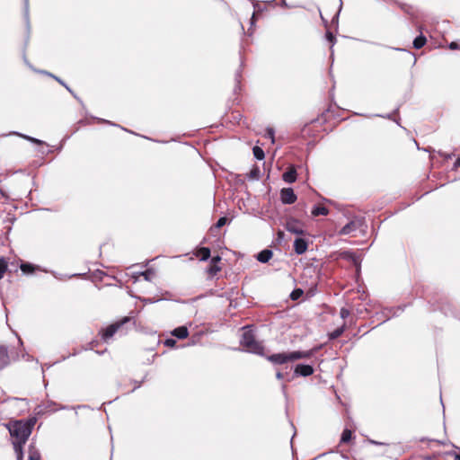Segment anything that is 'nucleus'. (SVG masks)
I'll return each mask as SVG.
<instances>
[{
    "label": "nucleus",
    "instance_id": "obj_1",
    "mask_svg": "<svg viewBox=\"0 0 460 460\" xmlns=\"http://www.w3.org/2000/svg\"><path fill=\"white\" fill-rule=\"evenodd\" d=\"M35 420L22 421L14 420L8 422L5 427L7 428L12 438H14L13 442L26 443L30 435L31 434L32 427Z\"/></svg>",
    "mask_w": 460,
    "mask_h": 460
},
{
    "label": "nucleus",
    "instance_id": "obj_2",
    "mask_svg": "<svg viewBox=\"0 0 460 460\" xmlns=\"http://www.w3.org/2000/svg\"><path fill=\"white\" fill-rule=\"evenodd\" d=\"M317 349L305 351H291L276 353L267 357V359L275 365H283L288 361H295L301 358H309L316 352Z\"/></svg>",
    "mask_w": 460,
    "mask_h": 460
},
{
    "label": "nucleus",
    "instance_id": "obj_3",
    "mask_svg": "<svg viewBox=\"0 0 460 460\" xmlns=\"http://www.w3.org/2000/svg\"><path fill=\"white\" fill-rule=\"evenodd\" d=\"M249 326L243 327V332L240 339V344L244 348L245 351L259 356H264V346L261 342L256 341L252 330L248 329Z\"/></svg>",
    "mask_w": 460,
    "mask_h": 460
},
{
    "label": "nucleus",
    "instance_id": "obj_4",
    "mask_svg": "<svg viewBox=\"0 0 460 460\" xmlns=\"http://www.w3.org/2000/svg\"><path fill=\"white\" fill-rule=\"evenodd\" d=\"M132 321V318L129 316H125L121 320L110 324L104 329H102L100 333L102 336V340L108 343L110 340L114 336L115 333L119 332L120 335H124L126 331L124 330V325Z\"/></svg>",
    "mask_w": 460,
    "mask_h": 460
},
{
    "label": "nucleus",
    "instance_id": "obj_5",
    "mask_svg": "<svg viewBox=\"0 0 460 460\" xmlns=\"http://www.w3.org/2000/svg\"><path fill=\"white\" fill-rule=\"evenodd\" d=\"M364 226H365L364 217H354L351 221H349L348 224H346L339 231V234L340 235H348Z\"/></svg>",
    "mask_w": 460,
    "mask_h": 460
},
{
    "label": "nucleus",
    "instance_id": "obj_6",
    "mask_svg": "<svg viewBox=\"0 0 460 460\" xmlns=\"http://www.w3.org/2000/svg\"><path fill=\"white\" fill-rule=\"evenodd\" d=\"M280 200L283 204L291 205L296 202V195L292 188H284L280 190Z\"/></svg>",
    "mask_w": 460,
    "mask_h": 460
},
{
    "label": "nucleus",
    "instance_id": "obj_7",
    "mask_svg": "<svg viewBox=\"0 0 460 460\" xmlns=\"http://www.w3.org/2000/svg\"><path fill=\"white\" fill-rule=\"evenodd\" d=\"M314 367L311 365L297 364L294 369V376H309L314 374Z\"/></svg>",
    "mask_w": 460,
    "mask_h": 460
},
{
    "label": "nucleus",
    "instance_id": "obj_8",
    "mask_svg": "<svg viewBox=\"0 0 460 460\" xmlns=\"http://www.w3.org/2000/svg\"><path fill=\"white\" fill-rule=\"evenodd\" d=\"M286 230L289 233L303 235L305 234V230L300 226L299 221L296 219H289L286 223Z\"/></svg>",
    "mask_w": 460,
    "mask_h": 460
},
{
    "label": "nucleus",
    "instance_id": "obj_9",
    "mask_svg": "<svg viewBox=\"0 0 460 460\" xmlns=\"http://www.w3.org/2000/svg\"><path fill=\"white\" fill-rule=\"evenodd\" d=\"M308 243L305 239L297 237L294 241V251L297 255L305 253L307 250Z\"/></svg>",
    "mask_w": 460,
    "mask_h": 460
},
{
    "label": "nucleus",
    "instance_id": "obj_10",
    "mask_svg": "<svg viewBox=\"0 0 460 460\" xmlns=\"http://www.w3.org/2000/svg\"><path fill=\"white\" fill-rule=\"evenodd\" d=\"M296 170L294 166H290L283 174L282 179L288 183H293L296 181Z\"/></svg>",
    "mask_w": 460,
    "mask_h": 460
},
{
    "label": "nucleus",
    "instance_id": "obj_11",
    "mask_svg": "<svg viewBox=\"0 0 460 460\" xmlns=\"http://www.w3.org/2000/svg\"><path fill=\"white\" fill-rule=\"evenodd\" d=\"M10 363L8 350L5 346H0V369L4 368Z\"/></svg>",
    "mask_w": 460,
    "mask_h": 460
},
{
    "label": "nucleus",
    "instance_id": "obj_12",
    "mask_svg": "<svg viewBox=\"0 0 460 460\" xmlns=\"http://www.w3.org/2000/svg\"><path fill=\"white\" fill-rule=\"evenodd\" d=\"M272 255L271 250L264 249L257 254L256 258L260 262L266 263L271 259Z\"/></svg>",
    "mask_w": 460,
    "mask_h": 460
},
{
    "label": "nucleus",
    "instance_id": "obj_13",
    "mask_svg": "<svg viewBox=\"0 0 460 460\" xmlns=\"http://www.w3.org/2000/svg\"><path fill=\"white\" fill-rule=\"evenodd\" d=\"M56 405L55 402L49 401L42 405L37 407V413H44L48 411H56L58 409H52V406Z\"/></svg>",
    "mask_w": 460,
    "mask_h": 460
},
{
    "label": "nucleus",
    "instance_id": "obj_14",
    "mask_svg": "<svg viewBox=\"0 0 460 460\" xmlns=\"http://www.w3.org/2000/svg\"><path fill=\"white\" fill-rule=\"evenodd\" d=\"M172 334L173 336L177 337L178 339H184V338H186L188 336L189 332H188L187 327L180 326V327L175 328L172 332Z\"/></svg>",
    "mask_w": 460,
    "mask_h": 460
},
{
    "label": "nucleus",
    "instance_id": "obj_15",
    "mask_svg": "<svg viewBox=\"0 0 460 460\" xmlns=\"http://www.w3.org/2000/svg\"><path fill=\"white\" fill-rule=\"evenodd\" d=\"M312 216H327L329 214V209L323 206H314L311 211Z\"/></svg>",
    "mask_w": 460,
    "mask_h": 460
},
{
    "label": "nucleus",
    "instance_id": "obj_16",
    "mask_svg": "<svg viewBox=\"0 0 460 460\" xmlns=\"http://www.w3.org/2000/svg\"><path fill=\"white\" fill-rule=\"evenodd\" d=\"M399 109H400V107L398 106L391 113H387V114H384V115L383 114H376V116L381 117V118H384V119H392V120L395 121L397 125L400 126L399 120L394 118V115L398 114Z\"/></svg>",
    "mask_w": 460,
    "mask_h": 460
},
{
    "label": "nucleus",
    "instance_id": "obj_17",
    "mask_svg": "<svg viewBox=\"0 0 460 460\" xmlns=\"http://www.w3.org/2000/svg\"><path fill=\"white\" fill-rule=\"evenodd\" d=\"M25 443L13 442V449L17 456V460H22L23 458L22 446Z\"/></svg>",
    "mask_w": 460,
    "mask_h": 460
},
{
    "label": "nucleus",
    "instance_id": "obj_18",
    "mask_svg": "<svg viewBox=\"0 0 460 460\" xmlns=\"http://www.w3.org/2000/svg\"><path fill=\"white\" fill-rule=\"evenodd\" d=\"M210 249L208 247H201L198 252V256L200 257V261H208L210 258Z\"/></svg>",
    "mask_w": 460,
    "mask_h": 460
},
{
    "label": "nucleus",
    "instance_id": "obj_19",
    "mask_svg": "<svg viewBox=\"0 0 460 460\" xmlns=\"http://www.w3.org/2000/svg\"><path fill=\"white\" fill-rule=\"evenodd\" d=\"M426 41H427L426 37L423 35H420L414 39L413 47L416 49H420L426 44Z\"/></svg>",
    "mask_w": 460,
    "mask_h": 460
},
{
    "label": "nucleus",
    "instance_id": "obj_20",
    "mask_svg": "<svg viewBox=\"0 0 460 460\" xmlns=\"http://www.w3.org/2000/svg\"><path fill=\"white\" fill-rule=\"evenodd\" d=\"M29 460H40V453L31 445L29 447Z\"/></svg>",
    "mask_w": 460,
    "mask_h": 460
},
{
    "label": "nucleus",
    "instance_id": "obj_21",
    "mask_svg": "<svg viewBox=\"0 0 460 460\" xmlns=\"http://www.w3.org/2000/svg\"><path fill=\"white\" fill-rule=\"evenodd\" d=\"M345 331V325H342L337 329H335L333 332H332L330 334H329V338L330 340H335L337 338H339Z\"/></svg>",
    "mask_w": 460,
    "mask_h": 460
},
{
    "label": "nucleus",
    "instance_id": "obj_22",
    "mask_svg": "<svg viewBox=\"0 0 460 460\" xmlns=\"http://www.w3.org/2000/svg\"><path fill=\"white\" fill-rule=\"evenodd\" d=\"M352 438V432L349 429H345L341 433V443H348Z\"/></svg>",
    "mask_w": 460,
    "mask_h": 460
},
{
    "label": "nucleus",
    "instance_id": "obj_23",
    "mask_svg": "<svg viewBox=\"0 0 460 460\" xmlns=\"http://www.w3.org/2000/svg\"><path fill=\"white\" fill-rule=\"evenodd\" d=\"M341 256L343 259L351 261L355 264L358 263V258L353 252H349V251L344 252H342Z\"/></svg>",
    "mask_w": 460,
    "mask_h": 460
},
{
    "label": "nucleus",
    "instance_id": "obj_24",
    "mask_svg": "<svg viewBox=\"0 0 460 460\" xmlns=\"http://www.w3.org/2000/svg\"><path fill=\"white\" fill-rule=\"evenodd\" d=\"M252 153H253V155L254 157L257 159V160H263L264 157H265V154H264V151L262 150V148H261L260 146H254L252 148Z\"/></svg>",
    "mask_w": 460,
    "mask_h": 460
},
{
    "label": "nucleus",
    "instance_id": "obj_25",
    "mask_svg": "<svg viewBox=\"0 0 460 460\" xmlns=\"http://www.w3.org/2000/svg\"><path fill=\"white\" fill-rule=\"evenodd\" d=\"M304 295V291L303 289L301 288H295L291 293H290V298L291 300L293 301H296L298 300L302 296Z\"/></svg>",
    "mask_w": 460,
    "mask_h": 460
},
{
    "label": "nucleus",
    "instance_id": "obj_26",
    "mask_svg": "<svg viewBox=\"0 0 460 460\" xmlns=\"http://www.w3.org/2000/svg\"><path fill=\"white\" fill-rule=\"evenodd\" d=\"M21 270L23 273H27V274L32 273L34 271V265H32L31 263H28V262L22 263Z\"/></svg>",
    "mask_w": 460,
    "mask_h": 460
},
{
    "label": "nucleus",
    "instance_id": "obj_27",
    "mask_svg": "<svg viewBox=\"0 0 460 460\" xmlns=\"http://www.w3.org/2000/svg\"><path fill=\"white\" fill-rule=\"evenodd\" d=\"M221 270V268L217 265H210L208 270H207V272L208 274L210 276V277H214L217 274V272H219Z\"/></svg>",
    "mask_w": 460,
    "mask_h": 460
},
{
    "label": "nucleus",
    "instance_id": "obj_28",
    "mask_svg": "<svg viewBox=\"0 0 460 460\" xmlns=\"http://www.w3.org/2000/svg\"><path fill=\"white\" fill-rule=\"evenodd\" d=\"M265 137L270 138L271 143H275V131L273 128L268 127L266 128Z\"/></svg>",
    "mask_w": 460,
    "mask_h": 460
},
{
    "label": "nucleus",
    "instance_id": "obj_29",
    "mask_svg": "<svg viewBox=\"0 0 460 460\" xmlns=\"http://www.w3.org/2000/svg\"><path fill=\"white\" fill-rule=\"evenodd\" d=\"M141 276L145 279L146 281H151L153 276L155 275V271L151 269H148L143 272L140 273Z\"/></svg>",
    "mask_w": 460,
    "mask_h": 460
},
{
    "label": "nucleus",
    "instance_id": "obj_30",
    "mask_svg": "<svg viewBox=\"0 0 460 460\" xmlns=\"http://www.w3.org/2000/svg\"><path fill=\"white\" fill-rule=\"evenodd\" d=\"M13 134H16V135H19L20 137L32 142V143H35V144H39V145H42L44 142L38 139V138H35V137H30V136H26V135H22V134H19V133H16L14 132Z\"/></svg>",
    "mask_w": 460,
    "mask_h": 460
},
{
    "label": "nucleus",
    "instance_id": "obj_31",
    "mask_svg": "<svg viewBox=\"0 0 460 460\" xmlns=\"http://www.w3.org/2000/svg\"><path fill=\"white\" fill-rule=\"evenodd\" d=\"M7 270V262L4 258L0 259V279L4 277Z\"/></svg>",
    "mask_w": 460,
    "mask_h": 460
},
{
    "label": "nucleus",
    "instance_id": "obj_32",
    "mask_svg": "<svg viewBox=\"0 0 460 460\" xmlns=\"http://www.w3.org/2000/svg\"><path fill=\"white\" fill-rule=\"evenodd\" d=\"M249 177L254 180L260 179V169L258 166H255L251 170Z\"/></svg>",
    "mask_w": 460,
    "mask_h": 460
},
{
    "label": "nucleus",
    "instance_id": "obj_33",
    "mask_svg": "<svg viewBox=\"0 0 460 460\" xmlns=\"http://www.w3.org/2000/svg\"><path fill=\"white\" fill-rule=\"evenodd\" d=\"M227 222H228V218L227 217H221L218 218V220L216 223L215 226L217 228H220V227L224 226L225 225H226Z\"/></svg>",
    "mask_w": 460,
    "mask_h": 460
},
{
    "label": "nucleus",
    "instance_id": "obj_34",
    "mask_svg": "<svg viewBox=\"0 0 460 460\" xmlns=\"http://www.w3.org/2000/svg\"><path fill=\"white\" fill-rule=\"evenodd\" d=\"M24 17L29 25V0H24Z\"/></svg>",
    "mask_w": 460,
    "mask_h": 460
},
{
    "label": "nucleus",
    "instance_id": "obj_35",
    "mask_svg": "<svg viewBox=\"0 0 460 460\" xmlns=\"http://www.w3.org/2000/svg\"><path fill=\"white\" fill-rule=\"evenodd\" d=\"M93 119H95L96 121H98L99 123H105V124H108V125H111V126H115V127H119V125L110 121V120H107V119H101V118H97V117H93Z\"/></svg>",
    "mask_w": 460,
    "mask_h": 460
},
{
    "label": "nucleus",
    "instance_id": "obj_36",
    "mask_svg": "<svg viewBox=\"0 0 460 460\" xmlns=\"http://www.w3.org/2000/svg\"><path fill=\"white\" fill-rule=\"evenodd\" d=\"M340 314H341V317L342 319H346V318H348V317L349 316L350 312H349V309H347V308H345V307H342V308L341 309Z\"/></svg>",
    "mask_w": 460,
    "mask_h": 460
},
{
    "label": "nucleus",
    "instance_id": "obj_37",
    "mask_svg": "<svg viewBox=\"0 0 460 460\" xmlns=\"http://www.w3.org/2000/svg\"><path fill=\"white\" fill-rule=\"evenodd\" d=\"M164 344L167 347H173L176 344V341L173 339H166Z\"/></svg>",
    "mask_w": 460,
    "mask_h": 460
},
{
    "label": "nucleus",
    "instance_id": "obj_38",
    "mask_svg": "<svg viewBox=\"0 0 460 460\" xmlns=\"http://www.w3.org/2000/svg\"><path fill=\"white\" fill-rule=\"evenodd\" d=\"M438 155L440 156H443L447 160L451 159L454 156V154H446V153H443L442 151H438Z\"/></svg>",
    "mask_w": 460,
    "mask_h": 460
},
{
    "label": "nucleus",
    "instance_id": "obj_39",
    "mask_svg": "<svg viewBox=\"0 0 460 460\" xmlns=\"http://www.w3.org/2000/svg\"><path fill=\"white\" fill-rule=\"evenodd\" d=\"M221 261V257L217 255L211 259V265H217V262Z\"/></svg>",
    "mask_w": 460,
    "mask_h": 460
},
{
    "label": "nucleus",
    "instance_id": "obj_40",
    "mask_svg": "<svg viewBox=\"0 0 460 460\" xmlns=\"http://www.w3.org/2000/svg\"><path fill=\"white\" fill-rule=\"evenodd\" d=\"M326 37H327V40L332 43V47L333 46V40H334V36L332 35V32H327L326 34Z\"/></svg>",
    "mask_w": 460,
    "mask_h": 460
},
{
    "label": "nucleus",
    "instance_id": "obj_41",
    "mask_svg": "<svg viewBox=\"0 0 460 460\" xmlns=\"http://www.w3.org/2000/svg\"><path fill=\"white\" fill-rule=\"evenodd\" d=\"M458 167H460V157H458L456 160V162H455V164L453 165V170H456Z\"/></svg>",
    "mask_w": 460,
    "mask_h": 460
},
{
    "label": "nucleus",
    "instance_id": "obj_42",
    "mask_svg": "<svg viewBox=\"0 0 460 460\" xmlns=\"http://www.w3.org/2000/svg\"><path fill=\"white\" fill-rule=\"evenodd\" d=\"M276 377H277L279 380H280V379H282V378L284 377V374H283L282 372H280V371H278V372L276 373Z\"/></svg>",
    "mask_w": 460,
    "mask_h": 460
},
{
    "label": "nucleus",
    "instance_id": "obj_43",
    "mask_svg": "<svg viewBox=\"0 0 460 460\" xmlns=\"http://www.w3.org/2000/svg\"><path fill=\"white\" fill-rule=\"evenodd\" d=\"M449 48H450L451 49H457V43H456V42H451V43L449 44Z\"/></svg>",
    "mask_w": 460,
    "mask_h": 460
},
{
    "label": "nucleus",
    "instance_id": "obj_44",
    "mask_svg": "<svg viewBox=\"0 0 460 460\" xmlns=\"http://www.w3.org/2000/svg\"><path fill=\"white\" fill-rule=\"evenodd\" d=\"M66 89H67V91H68V92H69V93H71L75 98H76V99H77V96L75 94V93H74V91L72 90V88L67 87Z\"/></svg>",
    "mask_w": 460,
    "mask_h": 460
},
{
    "label": "nucleus",
    "instance_id": "obj_45",
    "mask_svg": "<svg viewBox=\"0 0 460 460\" xmlns=\"http://www.w3.org/2000/svg\"><path fill=\"white\" fill-rule=\"evenodd\" d=\"M53 77H54V78H55V79H56V80L60 84H62L63 86H66V85L64 84V82H63L61 79H59L58 77H56V76H53Z\"/></svg>",
    "mask_w": 460,
    "mask_h": 460
},
{
    "label": "nucleus",
    "instance_id": "obj_46",
    "mask_svg": "<svg viewBox=\"0 0 460 460\" xmlns=\"http://www.w3.org/2000/svg\"><path fill=\"white\" fill-rule=\"evenodd\" d=\"M68 409V406H66V405H60L58 410H66Z\"/></svg>",
    "mask_w": 460,
    "mask_h": 460
},
{
    "label": "nucleus",
    "instance_id": "obj_47",
    "mask_svg": "<svg viewBox=\"0 0 460 460\" xmlns=\"http://www.w3.org/2000/svg\"><path fill=\"white\" fill-rule=\"evenodd\" d=\"M286 388H287V385H282V391L284 393V394L286 395Z\"/></svg>",
    "mask_w": 460,
    "mask_h": 460
},
{
    "label": "nucleus",
    "instance_id": "obj_48",
    "mask_svg": "<svg viewBox=\"0 0 460 460\" xmlns=\"http://www.w3.org/2000/svg\"><path fill=\"white\" fill-rule=\"evenodd\" d=\"M283 235H284V233H283V232H281V231H279V237H282Z\"/></svg>",
    "mask_w": 460,
    "mask_h": 460
},
{
    "label": "nucleus",
    "instance_id": "obj_49",
    "mask_svg": "<svg viewBox=\"0 0 460 460\" xmlns=\"http://www.w3.org/2000/svg\"><path fill=\"white\" fill-rule=\"evenodd\" d=\"M456 460H460V456L459 455L456 456Z\"/></svg>",
    "mask_w": 460,
    "mask_h": 460
},
{
    "label": "nucleus",
    "instance_id": "obj_50",
    "mask_svg": "<svg viewBox=\"0 0 460 460\" xmlns=\"http://www.w3.org/2000/svg\"><path fill=\"white\" fill-rule=\"evenodd\" d=\"M370 442H371L372 444H376V445H377V444H379L378 442L374 441V440H371Z\"/></svg>",
    "mask_w": 460,
    "mask_h": 460
},
{
    "label": "nucleus",
    "instance_id": "obj_51",
    "mask_svg": "<svg viewBox=\"0 0 460 460\" xmlns=\"http://www.w3.org/2000/svg\"><path fill=\"white\" fill-rule=\"evenodd\" d=\"M340 2H341V3H340V9H341V6H342V1H341V0H340Z\"/></svg>",
    "mask_w": 460,
    "mask_h": 460
},
{
    "label": "nucleus",
    "instance_id": "obj_52",
    "mask_svg": "<svg viewBox=\"0 0 460 460\" xmlns=\"http://www.w3.org/2000/svg\"><path fill=\"white\" fill-rule=\"evenodd\" d=\"M140 385H141V383H139V384H138V385L134 388V390H135L136 388H137V387H140Z\"/></svg>",
    "mask_w": 460,
    "mask_h": 460
},
{
    "label": "nucleus",
    "instance_id": "obj_53",
    "mask_svg": "<svg viewBox=\"0 0 460 460\" xmlns=\"http://www.w3.org/2000/svg\"><path fill=\"white\" fill-rule=\"evenodd\" d=\"M255 17V14H252V22H253V18Z\"/></svg>",
    "mask_w": 460,
    "mask_h": 460
}]
</instances>
